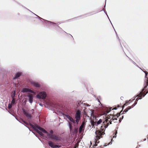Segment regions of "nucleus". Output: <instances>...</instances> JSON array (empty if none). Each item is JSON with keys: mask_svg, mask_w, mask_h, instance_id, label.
Wrapping results in <instances>:
<instances>
[{"mask_svg": "<svg viewBox=\"0 0 148 148\" xmlns=\"http://www.w3.org/2000/svg\"><path fill=\"white\" fill-rule=\"evenodd\" d=\"M30 125L31 127L36 131L40 136H43L44 135L42 133L43 132L46 134L49 138H55L56 136H54L53 135V132L52 130H51L50 131V134H49L44 129L39 127L37 125H34L31 124Z\"/></svg>", "mask_w": 148, "mask_h": 148, "instance_id": "obj_1", "label": "nucleus"}, {"mask_svg": "<svg viewBox=\"0 0 148 148\" xmlns=\"http://www.w3.org/2000/svg\"><path fill=\"white\" fill-rule=\"evenodd\" d=\"M108 126V125L105 126L102 125L100 128V130H97L95 132L96 139L98 140L100 138H101L103 137L102 136L105 134L104 132L105 129Z\"/></svg>", "mask_w": 148, "mask_h": 148, "instance_id": "obj_2", "label": "nucleus"}, {"mask_svg": "<svg viewBox=\"0 0 148 148\" xmlns=\"http://www.w3.org/2000/svg\"><path fill=\"white\" fill-rule=\"evenodd\" d=\"M131 100H130L129 101H126L125 102V103L123 105V106H120L119 105H118L117 106H115V107H114L113 108H110L109 110H107V112L109 113L112 110H117L119 108H120V109H122V110H121V111H122L123 110V109L124 107L125 106H127V104H128V103L130 101H131Z\"/></svg>", "mask_w": 148, "mask_h": 148, "instance_id": "obj_3", "label": "nucleus"}, {"mask_svg": "<svg viewBox=\"0 0 148 148\" xmlns=\"http://www.w3.org/2000/svg\"><path fill=\"white\" fill-rule=\"evenodd\" d=\"M147 86H148V82H146V85L145 86L144 88L143 89L142 91L140 92L137 96L138 97L136 98V101H138V99H141L142 96L143 97H144L146 94L148 92L147 91V92L146 94H145L143 92H145L146 91V88L147 87Z\"/></svg>", "mask_w": 148, "mask_h": 148, "instance_id": "obj_4", "label": "nucleus"}, {"mask_svg": "<svg viewBox=\"0 0 148 148\" xmlns=\"http://www.w3.org/2000/svg\"><path fill=\"white\" fill-rule=\"evenodd\" d=\"M81 117V111L79 110H77L75 115V118L76 119L75 121L77 124H78Z\"/></svg>", "mask_w": 148, "mask_h": 148, "instance_id": "obj_5", "label": "nucleus"}, {"mask_svg": "<svg viewBox=\"0 0 148 148\" xmlns=\"http://www.w3.org/2000/svg\"><path fill=\"white\" fill-rule=\"evenodd\" d=\"M47 95L45 92L42 91L40 92L37 95V97L39 99H45L46 98Z\"/></svg>", "mask_w": 148, "mask_h": 148, "instance_id": "obj_6", "label": "nucleus"}, {"mask_svg": "<svg viewBox=\"0 0 148 148\" xmlns=\"http://www.w3.org/2000/svg\"><path fill=\"white\" fill-rule=\"evenodd\" d=\"M121 112V111L119 113H118L116 115L113 114L112 115V120L114 121V122H116V121L117 120V118L120 116Z\"/></svg>", "mask_w": 148, "mask_h": 148, "instance_id": "obj_7", "label": "nucleus"}, {"mask_svg": "<svg viewBox=\"0 0 148 148\" xmlns=\"http://www.w3.org/2000/svg\"><path fill=\"white\" fill-rule=\"evenodd\" d=\"M93 119H92L91 121V125L92 126V128L94 127L95 125H96V122L97 121V119L95 116H93ZM97 120H98L97 119Z\"/></svg>", "mask_w": 148, "mask_h": 148, "instance_id": "obj_8", "label": "nucleus"}, {"mask_svg": "<svg viewBox=\"0 0 148 148\" xmlns=\"http://www.w3.org/2000/svg\"><path fill=\"white\" fill-rule=\"evenodd\" d=\"M30 82L31 84L36 89H39L40 87V85L38 82H36L33 81H31Z\"/></svg>", "mask_w": 148, "mask_h": 148, "instance_id": "obj_9", "label": "nucleus"}, {"mask_svg": "<svg viewBox=\"0 0 148 148\" xmlns=\"http://www.w3.org/2000/svg\"><path fill=\"white\" fill-rule=\"evenodd\" d=\"M137 102H136L135 101V103L134 104H133L131 106H128L127 107V108L125 109L123 112V113L122 114H124L125 113V112L126 113L128 111L130 110V109H131L132 108H133L137 103Z\"/></svg>", "mask_w": 148, "mask_h": 148, "instance_id": "obj_10", "label": "nucleus"}, {"mask_svg": "<svg viewBox=\"0 0 148 148\" xmlns=\"http://www.w3.org/2000/svg\"><path fill=\"white\" fill-rule=\"evenodd\" d=\"M27 97L28 98L29 103H32L33 102V95L31 93H28L27 94Z\"/></svg>", "mask_w": 148, "mask_h": 148, "instance_id": "obj_11", "label": "nucleus"}, {"mask_svg": "<svg viewBox=\"0 0 148 148\" xmlns=\"http://www.w3.org/2000/svg\"><path fill=\"white\" fill-rule=\"evenodd\" d=\"M65 116L67 118L69 121H71L73 123H75V121L69 115L67 114L65 115Z\"/></svg>", "mask_w": 148, "mask_h": 148, "instance_id": "obj_12", "label": "nucleus"}, {"mask_svg": "<svg viewBox=\"0 0 148 148\" xmlns=\"http://www.w3.org/2000/svg\"><path fill=\"white\" fill-rule=\"evenodd\" d=\"M48 144L49 146L52 148L56 147V144L51 141H49Z\"/></svg>", "mask_w": 148, "mask_h": 148, "instance_id": "obj_13", "label": "nucleus"}, {"mask_svg": "<svg viewBox=\"0 0 148 148\" xmlns=\"http://www.w3.org/2000/svg\"><path fill=\"white\" fill-rule=\"evenodd\" d=\"M23 113L27 117L30 118L31 117V115L30 114H29L28 112H27L25 110H23Z\"/></svg>", "mask_w": 148, "mask_h": 148, "instance_id": "obj_14", "label": "nucleus"}, {"mask_svg": "<svg viewBox=\"0 0 148 148\" xmlns=\"http://www.w3.org/2000/svg\"><path fill=\"white\" fill-rule=\"evenodd\" d=\"M105 121H106V123H107V124L106 125H105V124H104L105 122H103V123L104 124V125H103V126H105L106 125H109V123H110V124H111L112 122V121H111V120H109L108 119H106Z\"/></svg>", "mask_w": 148, "mask_h": 148, "instance_id": "obj_15", "label": "nucleus"}, {"mask_svg": "<svg viewBox=\"0 0 148 148\" xmlns=\"http://www.w3.org/2000/svg\"><path fill=\"white\" fill-rule=\"evenodd\" d=\"M84 123H83L80 127L79 129V132L80 133H81L83 130H84L83 129V128L84 127Z\"/></svg>", "mask_w": 148, "mask_h": 148, "instance_id": "obj_16", "label": "nucleus"}, {"mask_svg": "<svg viewBox=\"0 0 148 148\" xmlns=\"http://www.w3.org/2000/svg\"><path fill=\"white\" fill-rule=\"evenodd\" d=\"M21 75V73H17L15 75V77L14 78V79L17 78Z\"/></svg>", "mask_w": 148, "mask_h": 148, "instance_id": "obj_17", "label": "nucleus"}, {"mask_svg": "<svg viewBox=\"0 0 148 148\" xmlns=\"http://www.w3.org/2000/svg\"><path fill=\"white\" fill-rule=\"evenodd\" d=\"M29 91V89L26 88H23L22 90V91L23 92H28Z\"/></svg>", "mask_w": 148, "mask_h": 148, "instance_id": "obj_18", "label": "nucleus"}, {"mask_svg": "<svg viewBox=\"0 0 148 148\" xmlns=\"http://www.w3.org/2000/svg\"><path fill=\"white\" fill-rule=\"evenodd\" d=\"M102 121V120L101 119H100L97 122H96V125H97L99 124H100Z\"/></svg>", "mask_w": 148, "mask_h": 148, "instance_id": "obj_19", "label": "nucleus"}, {"mask_svg": "<svg viewBox=\"0 0 148 148\" xmlns=\"http://www.w3.org/2000/svg\"><path fill=\"white\" fill-rule=\"evenodd\" d=\"M13 92V95H11V97L12 99H15L14 97L15 94V91H14Z\"/></svg>", "mask_w": 148, "mask_h": 148, "instance_id": "obj_20", "label": "nucleus"}, {"mask_svg": "<svg viewBox=\"0 0 148 148\" xmlns=\"http://www.w3.org/2000/svg\"><path fill=\"white\" fill-rule=\"evenodd\" d=\"M69 128L70 131H71V130L72 129V126L71 124V123L70 122H69Z\"/></svg>", "mask_w": 148, "mask_h": 148, "instance_id": "obj_21", "label": "nucleus"}, {"mask_svg": "<svg viewBox=\"0 0 148 148\" xmlns=\"http://www.w3.org/2000/svg\"><path fill=\"white\" fill-rule=\"evenodd\" d=\"M15 103V99H12L11 102V104L12 105L14 104Z\"/></svg>", "mask_w": 148, "mask_h": 148, "instance_id": "obj_22", "label": "nucleus"}, {"mask_svg": "<svg viewBox=\"0 0 148 148\" xmlns=\"http://www.w3.org/2000/svg\"><path fill=\"white\" fill-rule=\"evenodd\" d=\"M12 104L11 103V104L9 103L8 104V109H10V108H12Z\"/></svg>", "mask_w": 148, "mask_h": 148, "instance_id": "obj_23", "label": "nucleus"}, {"mask_svg": "<svg viewBox=\"0 0 148 148\" xmlns=\"http://www.w3.org/2000/svg\"><path fill=\"white\" fill-rule=\"evenodd\" d=\"M56 141H59L60 140V137H58L56 135Z\"/></svg>", "mask_w": 148, "mask_h": 148, "instance_id": "obj_24", "label": "nucleus"}, {"mask_svg": "<svg viewBox=\"0 0 148 148\" xmlns=\"http://www.w3.org/2000/svg\"><path fill=\"white\" fill-rule=\"evenodd\" d=\"M22 122L24 123H25L26 125H28V122H27V121H24V120H22Z\"/></svg>", "mask_w": 148, "mask_h": 148, "instance_id": "obj_25", "label": "nucleus"}, {"mask_svg": "<svg viewBox=\"0 0 148 148\" xmlns=\"http://www.w3.org/2000/svg\"><path fill=\"white\" fill-rule=\"evenodd\" d=\"M49 23H50L51 24V25H55V23H53L50 21H48Z\"/></svg>", "mask_w": 148, "mask_h": 148, "instance_id": "obj_26", "label": "nucleus"}, {"mask_svg": "<svg viewBox=\"0 0 148 148\" xmlns=\"http://www.w3.org/2000/svg\"><path fill=\"white\" fill-rule=\"evenodd\" d=\"M117 133V131L116 130V132L115 135L113 136V138H116V134Z\"/></svg>", "mask_w": 148, "mask_h": 148, "instance_id": "obj_27", "label": "nucleus"}, {"mask_svg": "<svg viewBox=\"0 0 148 148\" xmlns=\"http://www.w3.org/2000/svg\"><path fill=\"white\" fill-rule=\"evenodd\" d=\"M74 132H75L76 133L77 132V129H75V130L74 131Z\"/></svg>", "mask_w": 148, "mask_h": 148, "instance_id": "obj_28", "label": "nucleus"}, {"mask_svg": "<svg viewBox=\"0 0 148 148\" xmlns=\"http://www.w3.org/2000/svg\"><path fill=\"white\" fill-rule=\"evenodd\" d=\"M112 116H109V118H108V119H111L110 120H112Z\"/></svg>", "mask_w": 148, "mask_h": 148, "instance_id": "obj_29", "label": "nucleus"}, {"mask_svg": "<svg viewBox=\"0 0 148 148\" xmlns=\"http://www.w3.org/2000/svg\"><path fill=\"white\" fill-rule=\"evenodd\" d=\"M29 92H33V91H32V90H31L30 89H29Z\"/></svg>", "mask_w": 148, "mask_h": 148, "instance_id": "obj_30", "label": "nucleus"}, {"mask_svg": "<svg viewBox=\"0 0 148 148\" xmlns=\"http://www.w3.org/2000/svg\"><path fill=\"white\" fill-rule=\"evenodd\" d=\"M56 147H58V146L57 145H56Z\"/></svg>", "mask_w": 148, "mask_h": 148, "instance_id": "obj_31", "label": "nucleus"}, {"mask_svg": "<svg viewBox=\"0 0 148 148\" xmlns=\"http://www.w3.org/2000/svg\"><path fill=\"white\" fill-rule=\"evenodd\" d=\"M145 74H146L145 77H146V76H147V73H145Z\"/></svg>", "mask_w": 148, "mask_h": 148, "instance_id": "obj_32", "label": "nucleus"}, {"mask_svg": "<svg viewBox=\"0 0 148 148\" xmlns=\"http://www.w3.org/2000/svg\"><path fill=\"white\" fill-rule=\"evenodd\" d=\"M122 119H123V116H122Z\"/></svg>", "mask_w": 148, "mask_h": 148, "instance_id": "obj_33", "label": "nucleus"}, {"mask_svg": "<svg viewBox=\"0 0 148 148\" xmlns=\"http://www.w3.org/2000/svg\"><path fill=\"white\" fill-rule=\"evenodd\" d=\"M134 100H135V99H133V100H132V101H134Z\"/></svg>", "mask_w": 148, "mask_h": 148, "instance_id": "obj_34", "label": "nucleus"}, {"mask_svg": "<svg viewBox=\"0 0 148 148\" xmlns=\"http://www.w3.org/2000/svg\"><path fill=\"white\" fill-rule=\"evenodd\" d=\"M119 122H121V121H120V120H119Z\"/></svg>", "mask_w": 148, "mask_h": 148, "instance_id": "obj_35", "label": "nucleus"}, {"mask_svg": "<svg viewBox=\"0 0 148 148\" xmlns=\"http://www.w3.org/2000/svg\"><path fill=\"white\" fill-rule=\"evenodd\" d=\"M99 100V102H100L99 100Z\"/></svg>", "mask_w": 148, "mask_h": 148, "instance_id": "obj_36", "label": "nucleus"}, {"mask_svg": "<svg viewBox=\"0 0 148 148\" xmlns=\"http://www.w3.org/2000/svg\"><path fill=\"white\" fill-rule=\"evenodd\" d=\"M44 136V135L42 136H43V137H44V136Z\"/></svg>", "mask_w": 148, "mask_h": 148, "instance_id": "obj_37", "label": "nucleus"}, {"mask_svg": "<svg viewBox=\"0 0 148 148\" xmlns=\"http://www.w3.org/2000/svg\"><path fill=\"white\" fill-rule=\"evenodd\" d=\"M147 82H148V79L147 80Z\"/></svg>", "mask_w": 148, "mask_h": 148, "instance_id": "obj_38", "label": "nucleus"}]
</instances>
